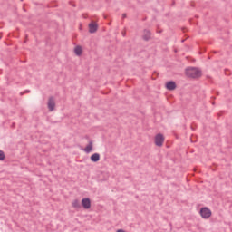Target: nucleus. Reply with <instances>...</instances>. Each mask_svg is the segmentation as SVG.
Instances as JSON below:
<instances>
[{
    "label": "nucleus",
    "mask_w": 232,
    "mask_h": 232,
    "mask_svg": "<svg viewBox=\"0 0 232 232\" xmlns=\"http://www.w3.org/2000/svg\"><path fill=\"white\" fill-rule=\"evenodd\" d=\"M185 73L187 77H189L190 79H198L199 77H202V71L197 67L187 68Z\"/></svg>",
    "instance_id": "obj_1"
},
{
    "label": "nucleus",
    "mask_w": 232,
    "mask_h": 232,
    "mask_svg": "<svg viewBox=\"0 0 232 232\" xmlns=\"http://www.w3.org/2000/svg\"><path fill=\"white\" fill-rule=\"evenodd\" d=\"M122 35H123V37H126V33L123 32V33H122Z\"/></svg>",
    "instance_id": "obj_15"
},
{
    "label": "nucleus",
    "mask_w": 232,
    "mask_h": 232,
    "mask_svg": "<svg viewBox=\"0 0 232 232\" xmlns=\"http://www.w3.org/2000/svg\"><path fill=\"white\" fill-rule=\"evenodd\" d=\"M82 206L84 209H90L92 208V201L89 198H84L82 199Z\"/></svg>",
    "instance_id": "obj_5"
},
{
    "label": "nucleus",
    "mask_w": 232,
    "mask_h": 232,
    "mask_svg": "<svg viewBox=\"0 0 232 232\" xmlns=\"http://www.w3.org/2000/svg\"><path fill=\"white\" fill-rule=\"evenodd\" d=\"M99 30V24L95 22H92L89 24V33L90 34H95Z\"/></svg>",
    "instance_id": "obj_6"
},
{
    "label": "nucleus",
    "mask_w": 232,
    "mask_h": 232,
    "mask_svg": "<svg viewBox=\"0 0 232 232\" xmlns=\"http://www.w3.org/2000/svg\"><path fill=\"white\" fill-rule=\"evenodd\" d=\"M47 106L49 111H53L55 110V98H53V96L49 97Z\"/></svg>",
    "instance_id": "obj_4"
},
{
    "label": "nucleus",
    "mask_w": 232,
    "mask_h": 232,
    "mask_svg": "<svg viewBox=\"0 0 232 232\" xmlns=\"http://www.w3.org/2000/svg\"><path fill=\"white\" fill-rule=\"evenodd\" d=\"M74 53L76 54V55H78V56H81V55H82V47H81V46H76L75 48H74Z\"/></svg>",
    "instance_id": "obj_12"
},
{
    "label": "nucleus",
    "mask_w": 232,
    "mask_h": 232,
    "mask_svg": "<svg viewBox=\"0 0 232 232\" xmlns=\"http://www.w3.org/2000/svg\"><path fill=\"white\" fill-rule=\"evenodd\" d=\"M92 150H93V142L89 141V144L84 148L83 151H85V153H91Z\"/></svg>",
    "instance_id": "obj_10"
},
{
    "label": "nucleus",
    "mask_w": 232,
    "mask_h": 232,
    "mask_svg": "<svg viewBox=\"0 0 232 232\" xmlns=\"http://www.w3.org/2000/svg\"><path fill=\"white\" fill-rule=\"evenodd\" d=\"M72 208H74L75 209H81L82 208L81 201H79L78 199H74L72 201Z\"/></svg>",
    "instance_id": "obj_11"
},
{
    "label": "nucleus",
    "mask_w": 232,
    "mask_h": 232,
    "mask_svg": "<svg viewBox=\"0 0 232 232\" xmlns=\"http://www.w3.org/2000/svg\"><path fill=\"white\" fill-rule=\"evenodd\" d=\"M92 162H99L101 160V154L100 153H94L91 156Z\"/></svg>",
    "instance_id": "obj_9"
},
{
    "label": "nucleus",
    "mask_w": 232,
    "mask_h": 232,
    "mask_svg": "<svg viewBox=\"0 0 232 232\" xmlns=\"http://www.w3.org/2000/svg\"><path fill=\"white\" fill-rule=\"evenodd\" d=\"M24 93H30V91H25Z\"/></svg>",
    "instance_id": "obj_16"
},
{
    "label": "nucleus",
    "mask_w": 232,
    "mask_h": 232,
    "mask_svg": "<svg viewBox=\"0 0 232 232\" xmlns=\"http://www.w3.org/2000/svg\"><path fill=\"white\" fill-rule=\"evenodd\" d=\"M0 160H5V152L3 150H0Z\"/></svg>",
    "instance_id": "obj_13"
},
{
    "label": "nucleus",
    "mask_w": 232,
    "mask_h": 232,
    "mask_svg": "<svg viewBox=\"0 0 232 232\" xmlns=\"http://www.w3.org/2000/svg\"><path fill=\"white\" fill-rule=\"evenodd\" d=\"M126 16H127V14H122V19H126Z\"/></svg>",
    "instance_id": "obj_14"
},
{
    "label": "nucleus",
    "mask_w": 232,
    "mask_h": 232,
    "mask_svg": "<svg viewBox=\"0 0 232 232\" xmlns=\"http://www.w3.org/2000/svg\"><path fill=\"white\" fill-rule=\"evenodd\" d=\"M166 88H167V90H169V91L176 90L177 83H175V82H173V81H169L166 83Z\"/></svg>",
    "instance_id": "obj_8"
},
{
    "label": "nucleus",
    "mask_w": 232,
    "mask_h": 232,
    "mask_svg": "<svg viewBox=\"0 0 232 232\" xmlns=\"http://www.w3.org/2000/svg\"><path fill=\"white\" fill-rule=\"evenodd\" d=\"M155 144L160 148L164 144V135L159 133L155 136Z\"/></svg>",
    "instance_id": "obj_3"
},
{
    "label": "nucleus",
    "mask_w": 232,
    "mask_h": 232,
    "mask_svg": "<svg viewBox=\"0 0 232 232\" xmlns=\"http://www.w3.org/2000/svg\"><path fill=\"white\" fill-rule=\"evenodd\" d=\"M142 39H143V41H150L151 39V32L148 29H145L143 31Z\"/></svg>",
    "instance_id": "obj_7"
},
{
    "label": "nucleus",
    "mask_w": 232,
    "mask_h": 232,
    "mask_svg": "<svg viewBox=\"0 0 232 232\" xmlns=\"http://www.w3.org/2000/svg\"><path fill=\"white\" fill-rule=\"evenodd\" d=\"M199 214L201 215L202 218L208 219L209 218V217H211L212 212L211 209H209V208L205 207L201 208Z\"/></svg>",
    "instance_id": "obj_2"
}]
</instances>
